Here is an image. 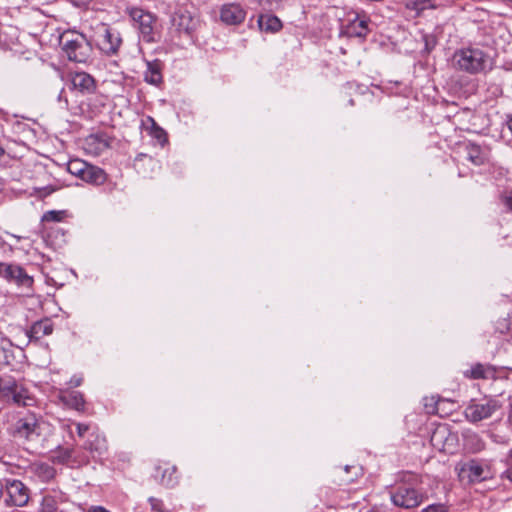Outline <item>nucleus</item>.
<instances>
[{
  "label": "nucleus",
  "instance_id": "1",
  "mask_svg": "<svg viewBox=\"0 0 512 512\" xmlns=\"http://www.w3.org/2000/svg\"><path fill=\"white\" fill-rule=\"evenodd\" d=\"M453 60L457 69L469 74H478L492 69L491 56L478 47H468L457 50Z\"/></svg>",
  "mask_w": 512,
  "mask_h": 512
},
{
  "label": "nucleus",
  "instance_id": "2",
  "mask_svg": "<svg viewBox=\"0 0 512 512\" xmlns=\"http://www.w3.org/2000/svg\"><path fill=\"white\" fill-rule=\"evenodd\" d=\"M60 44L69 60L79 63L86 62L92 51L84 35L73 31L63 33Z\"/></svg>",
  "mask_w": 512,
  "mask_h": 512
},
{
  "label": "nucleus",
  "instance_id": "3",
  "mask_svg": "<svg viewBox=\"0 0 512 512\" xmlns=\"http://www.w3.org/2000/svg\"><path fill=\"white\" fill-rule=\"evenodd\" d=\"M0 400L18 406H31L35 401L28 390L12 378L0 379Z\"/></svg>",
  "mask_w": 512,
  "mask_h": 512
},
{
  "label": "nucleus",
  "instance_id": "4",
  "mask_svg": "<svg viewBox=\"0 0 512 512\" xmlns=\"http://www.w3.org/2000/svg\"><path fill=\"white\" fill-rule=\"evenodd\" d=\"M392 503L403 509L418 507L425 499V494L410 483H400L390 493Z\"/></svg>",
  "mask_w": 512,
  "mask_h": 512
},
{
  "label": "nucleus",
  "instance_id": "5",
  "mask_svg": "<svg viewBox=\"0 0 512 512\" xmlns=\"http://www.w3.org/2000/svg\"><path fill=\"white\" fill-rule=\"evenodd\" d=\"M129 15L138 28L141 38L145 42L152 43L159 39L160 34L154 15L135 7L129 9Z\"/></svg>",
  "mask_w": 512,
  "mask_h": 512
},
{
  "label": "nucleus",
  "instance_id": "6",
  "mask_svg": "<svg viewBox=\"0 0 512 512\" xmlns=\"http://www.w3.org/2000/svg\"><path fill=\"white\" fill-rule=\"evenodd\" d=\"M501 408L499 400L491 397H484L480 400H471L465 408L464 414L468 421L477 423L490 418Z\"/></svg>",
  "mask_w": 512,
  "mask_h": 512
},
{
  "label": "nucleus",
  "instance_id": "7",
  "mask_svg": "<svg viewBox=\"0 0 512 512\" xmlns=\"http://www.w3.org/2000/svg\"><path fill=\"white\" fill-rule=\"evenodd\" d=\"M461 481L469 484L480 483L492 478L490 466L480 460L471 459L465 462L459 469Z\"/></svg>",
  "mask_w": 512,
  "mask_h": 512
},
{
  "label": "nucleus",
  "instance_id": "8",
  "mask_svg": "<svg viewBox=\"0 0 512 512\" xmlns=\"http://www.w3.org/2000/svg\"><path fill=\"white\" fill-rule=\"evenodd\" d=\"M95 41L99 49L108 55L116 54L122 43L119 32L109 28L106 24H101L98 27Z\"/></svg>",
  "mask_w": 512,
  "mask_h": 512
},
{
  "label": "nucleus",
  "instance_id": "9",
  "mask_svg": "<svg viewBox=\"0 0 512 512\" xmlns=\"http://www.w3.org/2000/svg\"><path fill=\"white\" fill-rule=\"evenodd\" d=\"M13 435L24 440H34L40 435V424L34 414H27L17 420L13 428Z\"/></svg>",
  "mask_w": 512,
  "mask_h": 512
},
{
  "label": "nucleus",
  "instance_id": "10",
  "mask_svg": "<svg viewBox=\"0 0 512 512\" xmlns=\"http://www.w3.org/2000/svg\"><path fill=\"white\" fill-rule=\"evenodd\" d=\"M4 487L7 492V498L5 499L7 505L23 507L28 503L30 498L29 489L20 480L7 479Z\"/></svg>",
  "mask_w": 512,
  "mask_h": 512
},
{
  "label": "nucleus",
  "instance_id": "11",
  "mask_svg": "<svg viewBox=\"0 0 512 512\" xmlns=\"http://www.w3.org/2000/svg\"><path fill=\"white\" fill-rule=\"evenodd\" d=\"M198 20L187 10H178L172 17L173 31L179 36L191 37Z\"/></svg>",
  "mask_w": 512,
  "mask_h": 512
},
{
  "label": "nucleus",
  "instance_id": "12",
  "mask_svg": "<svg viewBox=\"0 0 512 512\" xmlns=\"http://www.w3.org/2000/svg\"><path fill=\"white\" fill-rule=\"evenodd\" d=\"M0 276L24 287H31L33 283L32 277L22 267L14 264L0 262Z\"/></svg>",
  "mask_w": 512,
  "mask_h": 512
},
{
  "label": "nucleus",
  "instance_id": "13",
  "mask_svg": "<svg viewBox=\"0 0 512 512\" xmlns=\"http://www.w3.org/2000/svg\"><path fill=\"white\" fill-rule=\"evenodd\" d=\"M368 23V18H360L358 14H355L353 19H350L347 24L342 25L341 34L349 38H365L369 33Z\"/></svg>",
  "mask_w": 512,
  "mask_h": 512
},
{
  "label": "nucleus",
  "instance_id": "14",
  "mask_svg": "<svg viewBox=\"0 0 512 512\" xmlns=\"http://www.w3.org/2000/svg\"><path fill=\"white\" fill-rule=\"evenodd\" d=\"M465 159L475 166L484 165L489 161V149L478 144L468 142L463 145Z\"/></svg>",
  "mask_w": 512,
  "mask_h": 512
},
{
  "label": "nucleus",
  "instance_id": "15",
  "mask_svg": "<svg viewBox=\"0 0 512 512\" xmlns=\"http://www.w3.org/2000/svg\"><path fill=\"white\" fill-rule=\"evenodd\" d=\"M496 368L490 364L476 363L463 372V375L467 379H484L491 380L496 379Z\"/></svg>",
  "mask_w": 512,
  "mask_h": 512
},
{
  "label": "nucleus",
  "instance_id": "16",
  "mask_svg": "<svg viewBox=\"0 0 512 512\" xmlns=\"http://www.w3.org/2000/svg\"><path fill=\"white\" fill-rule=\"evenodd\" d=\"M141 128L150 137L157 140L160 145H164L167 142V134L163 128H161L151 116H145L141 121Z\"/></svg>",
  "mask_w": 512,
  "mask_h": 512
},
{
  "label": "nucleus",
  "instance_id": "17",
  "mask_svg": "<svg viewBox=\"0 0 512 512\" xmlns=\"http://www.w3.org/2000/svg\"><path fill=\"white\" fill-rule=\"evenodd\" d=\"M464 449L470 453H478L484 450L485 442L481 436L471 430H465L462 433Z\"/></svg>",
  "mask_w": 512,
  "mask_h": 512
},
{
  "label": "nucleus",
  "instance_id": "18",
  "mask_svg": "<svg viewBox=\"0 0 512 512\" xmlns=\"http://www.w3.org/2000/svg\"><path fill=\"white\" fill-rule=\"evenodd\" d=\"M72 86L82 93H91L95 89V81L85 72H77L71 76Z\"/></svg>",
  "mask_w": 512,
  "mask_h": 512
},
{
  "label": "nucleus",
  "instance_id": "19",
  "mask_svg": "<svg viewBox=\"0 0 512 512\" xmlns=\"http://www.w3.org/2000/svg\"><path fill=\"white\" fill-rule=\"evenodd\" d=\"M162 64L159 60L147 61L144 80L152 85H159L162 82Z\"/></svg>",
  "mask_w": 512,
  "mask_h": 512
},
{
  "label": "nucleus",
  "instance_id": "20",
  "mask_svg": "<svg viewBox=\"0 0 512 512\" xmlns=\"http://www.w3.org/2000/svg\"><path fill=\"white\" fill-rule=\"evenodd\" d=\"M82 180L92 185H102L107 180V174L103 169L88 163Z\"/></svg>",
  "mask_w": 512,
  "mask_h": 512
},
{
  "label": "nucleus",
  "instance_id": "21",
  "mask_svg": "<svg viewBox=\"0 0 512 512\" xmlns=\"http://www.w3.org/2000/svg\"><path fill=\"white\" fill-rule=\"evenodd\" d=\"M246 18V11L240 4L226 5V25H238Z\"/></svg>",
  "mask_w": 512,
  "mask_h": 512
},
{
  "label": "nucleus",
  "instance_id": "22",
  "mask_svg": "<svg viewBox=\"0 0 512 512\" xmlns=\"http://www.w3.org/2000/svg\"><path fill=\"white\" fill-rule=\"evenodd\" d=\"M84 449L90 452L102 453L107 449L106 439L98 431L90 434L89 439L84 443Z\"/></svg>",
  "mask_w": 512,
  "mask_h": 512
},
{
  "label": "nucleus",
  "instance_id": "23",
  "mask_svg": "<svg viewBox=\"0 0 512 512\" xmlns=\"http://www.w3.org/2000/svg\"><path fill=\"white\" fill-rule=\"evenodd\" d=\"M53 331V325L48 320H42L34 323L29 331V338L30 339H40L43 336L50 335Z\"/></svg>",
  "mask_w": 512,
  "mask_h": 512
},
{
  "label": "nucleus",
  "instance_id": "24",
  "mask_svg": "<svg viewBox=\"0 0 512 512\" xmlns=\"http://www.w3.org/2000/svg\"><path fill=\"white\" fill-rule=\"evenodd\" d=\"M258 24L260 28L266 32H278L282 28V22L281 20L271 14L261 15L258 20Z\"/></svg>",
  "mask_w": 512,
  "mask_h": 512
},
{
  "label": "nucleus",
  "instance_id": "25",
  "mask_svg": "<svg viewBox=\"0 0 512 512\" xmlns=\"http://www.w3.org/2000/svg\"><path fill=\"white\" fill-rule=\"evenodd\" d=\"M60 399L65 405H67L75 410L80 411V410H83V408H84V399H83V396L81 395V393H79V392H76V391L64 392L61 394Z\"/></svg>",
  "mask_w": 512,
  "mask_h": 512
},
{
  "label": "nucleus",
  "instance_id": "26",
  "mask_svg": "<svg viewBox=\"0 0 512 512\" xmlns=\"http://www.w3.org/2000/svg\"><path fill=\"white\" fill-rule=\"evenodd\" d=\"M88 163L81 159H72L67 164V170L70 174L82 180Z\"/></svg>",
  "mask_w": 512,
  "mask_h": 512
},
{
  "label": "nucleus",
  "instance_id": "27",
  "mask_svg": "<svg viewBox=\"0 0 512 512\" xmlns=\"http://www.w3.org/2000/svg\"><path fill=\"white\" fill-rule=\"evenodd\" d=\"M36 475L42 480V481H49L52 479L55 475V471L52 467L46 464H39L34 467Z\"/></svg>",
  "mask_w": 512,
  "mask_h": 512
},
{
  "label": "nucleus",
  "instance_id": "28",
  "mask_svg": "<svg viewBox=\"0 0 512 512\" xmlns=\"http://www.w3.org/2000/svg\"><path fill=\"white\" fill-rule=\"evenodd\" d=\"M408 8L415 10L419 15L426 9H435L436 5L432 0H413L411 4L408 5Z\"/></svg>",
  "mask_w": 512,
  "mask_h": 512
},
{
  "label": "nucleus",
  "instance_id": "29",
  "mask_svg": "<svg viewBox=\"0 0 512 512\" xmlns=\"http://www.w3.org/2000/svg\"><path fill=\"white\" fill-rule=\"evenodd\" d=\"M57 508V501L53 496L43 497L40 506V512H56Z\"/></svg>",
  "mask_w": 512,
  "mask_h": 512
},
{
  "label": "nucleus",
  "instance_id": "30",
  "mask_svg": "<svg viewBox=\"0 0 512 512\" xmlns=\"http://www.w3.org/2000/svg\"><path fill=\"white\" fill-rule=\"evenodd\" d=\"M448 430L446 427H438L431 435V443L433 446L441 449L440 443L446 437Z\"/></svg>",
  "mask_w": 512,
  "mask_h": 512
},
{
  "label": "nucleus",
  "instance_id": "31",
  "mask_svg": "<svg viewBox=\"0 0 512 512\" xmlns=\"http://www.w3.org/2000/svg\"><path fill=\"white\" fill-rule=\"evenodd\" d=\"M64 211L51 210L42 216V221L46 222H60L63 219Z\"/></svg>",
  "mask_w": 512,
  "mask_h": 512
},
{
  "label": "nucleus",
  "instance_id": "32",
  "mask_svg": "<svg viewBox=\"0 0 512 512\" xmlns=\"http://www.w3.org/2000/svg\"><path fill=\"white\" fill-rule=\"evenodd\" d=\"M344 472L348 473L353 470L354 477H343L342 481L349 484L352 483L355 478H357L361 474V468L354 465H346L343 469Z\"/></svg>",
  "mask_w": 512,
  "mask_h": 512
},
{
  "label": "nucleus",
  "instance_id": "33",
  "mask_svg": "<svg viewBox=\"0 0 512 512\" xmlns=\"http://www.w3.org/2000/svg\"><path fill=\"white\" fill-rule=\"evenodd\" d=\"M421 512H449V507L443 503H434L423 508Z\"/></svg>",
  "mask_w": 512,
  "mask_h": 512
},
{
  "label": "nucleus",
  "instance_id": "34",
  "mask_svg": "<svg viewBox=\"0 0 512 512\" xmlns=\"http://www.w3.org/2000/svg\"><path fill=\"white\" fill-rule=\"evenodd\" d=\"M87 141L89 144L97 143V153L101 152L108 146L107 142L103 139H100L98 136H90Z\"/></svg>",
  "mask_w": 512,
  "mask_h": 512
},
{
  "label": "nucleus",
  "instance_id": "35",
  "mask_svg": "<svg viewBox=\"0 0 512 512\" xmlns=\"http://www.w3.org/2000/svg\"><path fill=\"white\" fill-rule=\"evenodd\" d=\"M496 330L501 333V334H504L506 333L507 331H509L510 329V322L508 319L506 318H503V319H499L497 322H496Z\"/></svg>",
  "mask_w": 512,
  "mask_h": 512
},
{
  "label": "nucleus",
  "instance_id": "36",
  "mask_svg": "<svg viewBox=\"0 0 512 512\" xmlns=\"http://www.w3.org/2000/svg\"><path fill=\"white\" fill-rule=\"evenodd\" d=\"M425 401H428L426 398ZM431 403L425 402L424 406L427 411V413L434 414L438 412V401H435L434 398H430Z\"/></svg>",
  "mask_w": 512,
  "mask_h": 512
},
{
  "label": "nucleus",
  "instance_id": "37",
  "mask_svg": "<svg viewBox=\"0 0 512 512\" xmlns=\"http://www.w3.org/2000/svg\"><path fill=\"white\" fill-rule=\"evenodd\" d=\"M175 471H176V469H175V467H173L171 469V471L169 472L168 477H166V472L167 471L163 472L162 477H161V482H162L163 485L172 486L174 484V480L172 478V475L175 473Z\"/></svg>",
  "mask_w": 512,
  "mask_h": 512
},
{
  "label": "nucleus",
  "instance_id": "38",
  "mask_svg": "<svg viewBox=\"0 0 512 512\" xmlns=\"http://www.w3.org/2000/svg\"><path fill=\"white\" fill-rule=\"evenodd\" d=\"M76 428H77V434L80 438H83L85 436V434L90 430L89 425L82 424V423H77Z\"/></svg>",
  "mask_w": 512,
  "mask_h": 512
},
{
  "label": "nucleus",
  "instance_id": "39",
  "mask_svg": "<svg viewBox=\"0 0 512 512\" xmlns=\"http://www.w3.org/2000/svg\"><path fill=\"white\" fill-rule=\"evenodd\" d=\"M504 205L512 211V190L508 191L503 197H502Z\"/></svg>",
  "mask_w": 512,
  "mask_h": 512
},
{
  "label": "nucleus",
  "instance_id": "40",
  "mask_svg": "<svg viewBox=\"0 0 512 512\" xmlns=\"http://www.w3.org/2000/svg\"><path fill=\"white\" fill-rule=\"evenodd\" d=\"M149 502L153 510L162 512V502L159 499L151 497Z\"/></svg>",
  "mask_w": 512,
  "mask_h": 512
},
{
  "label": "nucleus",
  "instance_id": "41",
  "mask_svg": "<svg viewBox=\"0 0 512 512\" xmlns=\"http://www.w3.org/2000/svg\"><path fill=\"white\" fill-rule=\"evenodd\" d=\"M501 478L512 482V464L502 473Z\"/></svg>",
  "mask_w": 512,
  "mask_h": 512
},
{
  "label": "nucleus",
  "instance_id": "42",
  "mask_svg": "<svg viewBox=\"0 0 512 512\" xmlns=\"http://www.w3.org/2000/svg\"><path fill=\"white\" fill-rule=\"evenodd\" d=\"M87 512H110V511H108L107 509H105L104 507H101V506H92L88 509Z\"/></svg>",
  "mask_w": 512,
  "mask_h": 512
},
{
  "label": "nucleus",
  "instance_id": "43",
  "mask_svg": "<svg viewBox=\"0 0 512 512\" xmlns=\"http://www.w3.org/2000/svg\"><path fill=\"white\" fill-rule=\"evenodd\" d=\"M81 382H82V379L81 378H76V377L72 378L71 381H70L71 385L74 386V387L79 386L81 384Z\"/></svg>",
  "mask_w": 512,
  "mask_h": 512
},
{
  "label": "nucleus",
  "instance_id": "44",
  "mask_svg": "<svg viewBox=\"0 0 512 512\" xmlns=\"http://www.w3.org/2000/svg\"><path fill=\"white\" fill-rule=\"evenodd\" d=\"M508 422L512 426V403L510 404V408H509Z\"/></svg>",
  "mask_w": 512,
  "mask_h": 512
},
{
  "label": "nucleus",
  "instance_id": "45",
  "mask_svg": "<svg viewBox=\"0 0 512 512\" xmlns=\"http://www.w3.org/2000/svg\"><path fill=\"white\" fill-rule=\"evenodd\" d=\"M43 191H44V195L46 196V195H49L50 193H52L54 191V189L46 187V188H43Z\"/></svg>",
  "mask_w": 512,
  "mask_h": 512
},
{
  "label": "nucleus",
  "instance_id": "46",
  "mask_svg": "<svg viewBox=\"0 0 512 512\" xmlns=\"http://www.w3.org/2000/svg\"><path fill=\"white\" fill-rule=\"evenodd\" d=\"M220 19L224 20V7L220 9Z\"/></svg>",
  "mask_w": 512,
  "mask_h": 512
},
{
  "label": "nucleus",
  "instance_id": "47",
  "mask_svg": "<svg viewBox=\"0 0 512 512\" xmlns=\"http://www.w3.org/2000/svg\"><path fill=\"white\" fill-rule=\"evenodd\" d=\"M509 458L512 459V450L509 453Z\"/></svg>",
  "mask_w": 512,
  "mask_h": 512
}]
</instances>
